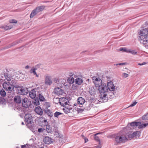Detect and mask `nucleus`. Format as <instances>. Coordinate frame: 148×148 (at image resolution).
<instances>
[{
	"label": "nucleus",
	"instance_id": "obj_1",
	"mask_svg": "<svg viewBox=\"0 0 148 148\" xmlns=\"http://www.w3.org/2000/svg\"><path fill=\"white\" fill-rule=\"evenodd\" d=\"M98 90L100 93V99L103 102H106L108 100L109 95L107 87L106 84H102L98 87Z\"/></svg>",
	"mask_w": 148,
	"mask_h": 148
},
{
	"label": "nucleus",
	"instance_id": "obj_2",
	"mask_svg": "<svg viewBox=\"0 0 148 148\" xmlns=\"http://www.w3.org/2000/svg\"><path fill=\"white\" fill-rule=\"evenodd\" d=\"M127 140L126 135L121 133L117 134L115 137V140L117 143H124Z\"/></svg>",
	"mask_w": 148,
	"mask_h": 148
},
{
	"label": "nucleus",
	"instance_id": "obj_3",
	"mask_svg": "<svg viewBox=\"0 0 148 148\" xmlns=\"http://www.w3.org/2000/svg\"><path fill=\"white\" fill-rule=\"evenodd\" d=\"M3 88L6 91L8 95H10L12 93H13L14 90V87L12 86L10 82H5L3 84Z\"/></svg>",
	"mask_w": 148,
	"mask_h": 148
},
{
	"label": "nucleus",
	"instance_id": "obj_4",
	"mask_svg": "<svg viewBox=\"0 0 148 148\" xmlns=\"http://www.w3.org/2000/svg\"><path fill=\"white\" fill-rule=\"evenodd\" d=\"M45 8L43 6H40L36 8L30 14V18H32L37 14L42 11Z\"/></svg>",
	"mask_w": 148,
	"mask_h": 148
},
{
	"label": "nucleus",
	"instance_id": "obj_5",
	"mask_svg": "<svg viewBox=\"0 0 148 148\" xmlns=\"http://www.w3.org/2000/svg\"><path fill=\"white\" fill-rule=\"evenodd\" d=\"M139 38L140 42L142 43L145 47L148 48V35L141 36Z\"/></svg>",
	"mask_w": 148,
	"mask_h": 148
},
{
	"label": "nucleus",
	"instance_id": "obj_6",
	"mask_svg": "<svg viewBox=\"0 0 148 148\" xmlns=\"http://www.w3.org/2000/svg\"><path fill=\"white\" fill-rule=\"evenodd\" d=\"M92 80L96 87H98L103 84L102 80L99 77H94L92 78Z\"/></svg>",
	"mask_w": 148,
	"mask_h": 148
},
{
	"label": "nucleus",
	"instance_id": "obj_7",
	"mask_svg": "<svg viewBox=\"0 0 148 148\" xmlns=\"http://www.w3.org/2000/svg\"><path fill=\"white\" fill-rule=\"evenodd\" d=\"M18 93L21 95H25L27 94L28 92V90L27 88L23 87H20L18 86L17 88Z\"/></svg>",
	"mask_w": 148,
	"mask_h": 148
},
{
	"label": "nucleus",
	"instance_id": "obj_8",
	"mask_svg": "<svg viewBox=\"0 0 148 148\" xmlns=\"http://www.w3.org/2000/svg\"><path fill=\"white\" fill-rule=\"evenodd\" d=\"M25 122L27 124H31L32 122V117L30 114H26L25 116Z\"/></svg>",
	"mask_w": 148,
	"mask_h": 148
},
{
	"label": "nucleus",
	"instance_id": "obj_9",
	"mask_svg": "<svg viewBox=\"0 0 148 148\" xmlns=\"http://www.w3.org/2000/svg\"><path fill=\"white\" fill-rule=\"evenodd\" d=\"M59 101L60 105L63 106L68 105L69 103L68 99L65 97L60 98L59 99Z\"/></svg>",
	"mask_w": 148,
	"mask_h": 148
},
{
	"label": "nucleus",
	"instance_id": "obj_10",
	"mask_svg": "<svg viewBox=\"0 0 148 148\" xmlns=\"http://www.w3.org/2000/svg\"><path fill=\"white\" fill-rule=\"evenodd\" d=\"M22 104L23 107L27 108L31 104V103L27 98H25L22 101Z\"/></svg>",
	"mask_w": 148,
	"mask_h": 148
},
{
	"label": "nucleus",
	"instance_id": "obj_11",
	"mask_svg": "<svg viewBox=\"0 0 148 148\" xmlns=\"http://www.w3.org/2000/svg\"><path fill=\"white\" fill-rule=\"evenodd\" d=\"M148 28H145L141 30L140 32L139 37L144 36H146L148 35Z\"/></svg>",
	"mask_w": 148,
	"mask_h": 148
},
{
	"label": "nucleus",
	"instance_id": "obj_12",
	"mask_svg": "<svg viewBox=\"0 0 148 148\" xmlns=\"http://www.w3.org/2000/svg\"><path fill=\"white\" fill-rule=\"evenodd\" d=\"M107 88H108L110 91H113L114 90L115 86L113 82L112 81H110L107 83Z\"/></svg>",
	"mask_w": 148,
	"mask_h": 148
},
{
	"label": "nucleus",
	"instance_id": "obj_13",
	"mask_svg": "<svg viewBox=\"0 0 148 148\" xmlns=\"http://www.w3.org/2000/svg\"><path fill=\"white\" fill-rule=\"evenodd\" d=\"M54 92L58 95H61L64 93V91L58 87L56 88L54 90Z\"/></svg>",
	"mask_w": 148,
	"mask_h": 148
},
{
	"label": "nucleus",
	"instance_id": "obj_14",
	"mask_svg": "<svg viewBox=\"0 0 148 148\" xmlns=\"http://www.w3.org/2000/svg\"><path fill=\"white\" fill-rule=\"evenodd\" d=\"M140 132L139 131H136L134 132L132 134H130L129 136V138H131L134 137L137 138V137H139L140 136Z\"/></svg>",
	"mask_w": 148,
	"mask_h": 148
},
{
	"label": "nucleus",
	"instance_id": "obj_15",
	"mask_svg": "<svg viewBox=\"0 0 148 148\" xmlns=\"http://www.w3.org/2000/svg\"><path fill=\"white\" fill-rule=\"evenodd\" d=\"M53 113L49 109H48L47 110V115L48 116L50 117L51 121H54L53 119L52 118L53 116Z\"/></svg>",
	"mask_w": 148,
	"mask_h": 148
},
{
	"label": "nucleus",
	"instance_id": "obj_16",
	"mask_svg": "<svg viewBox=\"0 0 148 148\" xmlns=\"http://www.w3.org/2000/svg\"><path fill=\"white\" fill-rule=\"evenodd\" d=\"M54 135L57 138H61L62 136L61 133L57 129H55L53 130Z\"/></svg>",
	"mask_w": 148,
	"mask_h": 148
},
{
	"label": "nucleus",
	"instance_id": "obj_17",
	"mask_svg": "<svg viewBox=\"0 0 148 148\" xmlns=\"http://www.w3.org/2000/svg\"><path fill=\"white\" fill-rule=\"evenodd\" d=\"M29 94L30 97L32 99L35 98L36 96V91L34 89L32 90Z\"/></svg>",
	"mask_w": 148,
	"mask_h": 148
},
{
	"label": "nucleus",
	"instance_id": "obj_18",
	"mask_svg": "<svg viewBox=\"0 0 148 148\" xmlns=\"http://www.w3.org/2000/svg\"><path fill=\"white\" fill-rule=\"evenodd\" d=\"M34 111L38 114L40 115H42L43 113L42 109L39 106L36 108L34 109Z\"/></svg>",
	"mask_w": 148,
	"mask_h": 148
},
{
	"label": "nucleus",
	"instance_id": "obj_19",
	"mask_svg": "<svg viewBox=\"0 0 148 148\" xmlns=\"http://www.w3.org/2000/svg\"><path fill=\"white\" fill-rule=\"evenodd\" d=\"M72 109V108L71 107V106L68 105L67 106L64 107L63 109V110L65 113L67 114L70 112V110Z\"/></svg>",
	"mask_w": 148,
	"mask_h": 148
},
{
	"label": "nucleus",
	"instance_id": "obj_20",
	"mask_svg": "<svg viewBox=\"0 0 148 148\" xmlns=\"http://www.w3.org/2000/svg\"><path fill=\"white\" fill-rule=\"evenodd\" d=\"M16 80H15L14 79H12V80L10 82L11 84L13 86V87L15 88H18V85H16Z\"/></svg>",
	"mask_w": 148,
	"mask_h": 148
},
{
	"label": "nucleus",
	"instance_id": "obj_21",
	"mask_svg": "<svg viewBox=\"0 0 148 148\" xmlns=\"http://www.w3.org/2000/svg\"><path fill=\"white\" fill-rule=\"evenodd\" d=\"M14 101L15 102L18 103H20L21 101V99L20 97L19 96H16L14 98Z\"/></svg>",
	"mask_w": 148,
	"mask_h": 148
},
{
	"label": "nucleus",
	"instance_id": "obj_22",
	"mask_svg": "<svg viewBox=\"0 0 148 148\" xmlns=\"http://www.w3.org/2000/svg\"><path fill=\"white\" fill-rule=\"evenodd\" d=\"M139 123L138 122H132L130 123V125L134 129L136 128L138 126Z\"/></svg>",
	"mask_w": 148,
	"mask_h": 148
},
{
	"label": "nucleus",
	"instance_id": "obj_23",
	"mask_svg": "<svg viewBox=\"0 0 148 148\" xmlns=\"http://www.w3.org/2000/svg\"><path fill=\"white\" fill-rule=\"evenodd\" d=\"M85 100L82 97H79L78 98L77 100V102L78 104L82 105L85 102Z\"/></svg>",
	"mask_w": 148,
	"mask_h": 148
},
{
	"label": "nucleus",
	"instance_id": "obj_24",
	"mask_svg": "<svg viewBox=\"0 0 148 148\" xmlns=\"http://www.w3.org/2000/svg\"><path fill=\"white\" fill-rule=\"evenodd\" d=\"M12 27V25H4L0 27V28L3 29H4L7 30L10 29Z\"/></svg>",
	"mask_w": 148,
	"mask_h": 148
},
{
	"label": "nucleus",
	"instance_id": "obj_25",
	"mask_svg": "<svg viewBox=\"0 0 148 148\" xmlns=\"http://www.w3.org/2000/svg\"><path fill=\"white\" fill-rule=\"evenodd\" d=\"M83 80L80 78H77L76 79L75 81V83L79 85H81L83 83Z\"/></svg>",
	"mask_w": 148,
	"mask_h": 148
},
{
	"label": "nucleus",
	"instance_id": "obj_26",
	"mask_svg": "<svg viewBox=\"0 0 148 148\" xmlns=\"http://www.w3.org/2000/svg\"><path fill=\"white\" fill-rule=\"evenodd\" d=\"M139 123L138 125V127L139 129L143 128L145 127L148 125V123L146 124H142L140 122H138Z\"/></svg>",
	"mask_w": 148,
	"mask_h": 148
},
{
	"label": "nucleus",
	"instance_id": "obj_27",
	"mask_svg": "<svg viewBox=\"0 0 148 148\" xmlns=\"http://www.w3.org/2000/svg\"><path fill=\"white\" fill-rule=\"evenodd\" d=\"M4 75L6 79L9 82H10L12 80V79H13V78L10 76L9 74L7 73H5Z\"/></svg>",
	"mask_w": 148,
	"mask_h": 148
},
{
	"label": "nucleus",
	"instance_id": "obj_28",
	"mask_svg": "<svg viewBox=\"0 0 148 148\" xmlns=\"http://www.w3.org/2000/svg\"><path fill=\"white\" fill-rule=\"evenodd\" d=\"M54 141L53 139L51 138H49L47 136V144H49L52 143Z\"/></svg>",
	"mask_w": 148,
	"mask_h": 148
},
{
	"label": "nucleus",
	"instance_id": "obj_29",
	"mask_svg": "<svg viewBox=\"0 0 148 148\" xmlns=\"http://www.w3.org/2000/svg\"><path fill=\"white\" fill-rule=\"evenodd\" d=\"M0 95L1 96L4 97L6 95V93L5 90L3 89H2L0 91Z\"/></svg>",
	"mask_w": 148,
	"mask_h": 148
},
{
	"label": "nucleus",
	"instance_id": "obj_30",
	"mask_svg": "<svg viewBox=\"0 0 148 148\" xmlns=\"http://www.w3.org/2000/svg\"><path fill=\"white\" fill-rule=\"evenodd\" d=\"M32 103L35 106H37L39 104V100L38 99H35L32 101Z\"/></svg>",
	"mask_w": 148,
	"mask_h": 148
},
{
	"label": "nucleus",
	"instance_id": "obj_31",
	"mask_svg": "<svg viewBox=\"0 0 148 148\" xmlns=\"http://www.w3.org/2000/svg\"><path fill=\"white\" fill-rule=\"evenodd\" d=\"M68 80L69 83L71 84L73 83L74 81V79L73 77H70L68 78Z\"/></svg>",
	"mask_w": 148,
	"mask_h": 148
},
{
	"label": "nucleus",
	"instance_id": "obj_32",
	"mask_svg": "<svg viewBox=\"0 0 148 148\" xmlns=\"http://www.w3.org/2000/svg\"><path fill=\"white\" fill-rule=\"evenodd\" d=\"M52 84L50 77L47 76V84L50 85Z\"/></svg>",
	"mask_w": 148,
	"mask_h": 148
},
{
	"label": "nucleus",
	"instance_id": "obj_33",
	"mask_svg": "<svg viewBox=\"0 0 148 148\" xmlns=\"http://www.w3.org/2000/svg\"><path fill=\"white\" fill-rule=\"evenodd\" d=\"M128 53H130L133 55H135L137 54V52L135 50L129 49Z\"/></svg>",
	"mask_w": 148,
	"mask_h": 148
},
{
	"label": "nucleus",
	"instance_id": "obj_34",
	"mask_svg": "<svg viewBox=\"0 0 148 148\" xmlns=\"http://www.w3.org/2000/svg\"><path fill=\"white\" fill-rule=\"evenodd\" d=\"M101 134V133H96L94 135V138L95 140L99 141H99H100L99 139V137L98 136H96L98 134Z\"/></svg>",
	"mask_w": 148,
	"mask_h": 148
},
{
	"label": "nucleus",
	"instance_id": "obj_35",
	"mask_svg": "<svg viewBox=\"0 0 148 148\" xmlns=\"http://www.w3.org/2000/svg\"><path fill=\"white\" fill-rule=\"evenodd\" d=\"M53 132L52 130V128L50 125H47V132L51 133Z\"/></svg>",
	"mask_w": 148,
	"mask_h": 148
},
{
	"label": "nucleus",
	"instance_id": "obj_36",
	"mask_svg": "<svg viewBox=\"0 0 148 148\" xmlns=\"http://www.w3.org/2000/svg\"><path fill=\"white\" fill-rule=\"evenodd\" d=\"M39 99L41 101H43L45 100V99L44 97L41 94H39L38 95Z\"/></svg>",
	"mask_w": 148,
	"mask_h": 148
},
{
	"label": "nucleus",
	"instance_id": "obj_37",
	"mask_svg": "<svg viewBox=\"0 0 148 148\" xmlns=\"http://www.w3.org/2000/svg\"><path fill=\"white\" fill-rule=\"evenodd\" d=\"M46 131V130L42 128H40L38 129V131L39 133L42 132L45 133Z\"/></svg>",
	"mask_w": 148,
	"mask_h": 148
},
{
	"label": "nucleus",
	"instance_id": "obj_38",
	"mask_svg": "<svg viewBox=\"0 0 148 148\" xmlns=\"http://www.w3.org/2000/svg\"><path fill=\"white\" fill-rule=\"evenodd\" d=\"M62 114V113L58 112H56L54 114V116L55 117H56L58 118L59 116L60 115H61Z\"/></svg>",
	"mask_w": 148,
	"mask_h": 148
},
{
	"label": "nucleus",
	"instance_id": "obj_39",
	"mask_svg": "<svg viewBox=\"0 0 148 148\" xmlns=\"http://www.w3.org/2000/svg\"><path fill=\"white\" fill-rule=\"evenodd\" d=\"M119 49L120 51L123 52H126L128 53L129 49H127L126 48H120Z\"/></svg>",
	"mask_w": 148,
	"mask_h": 148
},
{
	"label": "nucleus",
	"instance_id": "obj_40",
	"mask_svg": "<svg viewBox=\"0 0 148 148\" xmlns=\"http://www.w3.org/2000/svg\"><path fill=\"white\" fill-rule=\"evenodd\" d=\"M89 92L91 95H93L95 92V89L94 88H92V89L91 90H90L89 91Z\"/></svg>",
	"mask_w": 148,
	"mask_h": 148
},
{
	"label": "nucleus",
	"instance_id": "obj_41",
	"mask_svg": "<svg viewBox=\"0 0 148 148\" xmlns=\"http://www.w3.org/2000/svg\"><path fill=\"white\" fill-rule=\"evenodd\" d=\"M142 119L144 120H148V113L144 116H143L142 117Z\"/></svg>",
	"mask_w": 148,
	"mask_h": 148
},
{
	"label": "nucleus",
	"instance_id": "obj_42",
	"mask_svg": "<svg viewBox=\"0 0 148 148\" xmlns=\"http://www.w3.org/2000/svg\"><path fill=\"white\" fill-rule=\"evenodd\" d=\"M102 146V145L101 144V142L100 141H99V145H98L95 146L91 148H101Z\"/></svg>",
	"mask_w": 148,
	"mask_h": 148
},
{
	"label": "nucleus",
	"instance_id": "obj_43",
	"mask_svg": "<svg viewBox=\"0 0 148 148\" xmlns=\"http://www.w3.org/2000/svg\"><path fill=\"white\" fill-rule=\"evenodd\" d=\"M9 22L10 23H16L17 22V21L15 20L14 19L9 21Z\"/></svg>",
	"mask_w": 148,
	"mask_h": 148
},
{
	"label": "nucleus",
	"instance_id": "obj_44",
	"mask_svg": "<svg viewBox=\"0 0 148 148\" xmlns=\"http://www.w3.org/2000/svg\"><path fill=\"white\" fill-rule=\"evenodd\" d=\"M128 75L126 73H124L123 74V77L124 78H125L128 77Z\"/></svg>",
	"mask_w": 148,
	"mask_h": 148
},
{
	"label": "nucleus",
	"instance_id": "obj_45",
	"mask_svg": "<svg viewBox=\"0 0 148 148\" xmlns=\"http://www.w3.org/2000/svg\"><path fill=\"white\" fill-rule=\"evenodd\" d=\"M36 68H34L32 69L30 71V72L31 73H33L35 71H36Z\"/></svg>",
	"mask_w": 148,
	"mask_h": 148
},
{
	"label": "nucleus",
	"instance_id": "obj_46",
	"mask_svg": "<svg viewBox=\"0 0 148 148\" xmlns=\"http://www.w3.org/2000/svg\"><path fill=\"white\" fill-rule=\"evenodd\" d=\"M4 101V99H2V98H0V104L3 103Z\"/></svg>",
	"mask_w": 148,
	"mask_h": 148
},
{
	"label": "nucleus",
	"instance_id": "obj_47",
	"mask_svg": "<svg viewBox=\"0 0 148 148\" xmlns=\"http://www.w3.org/2000/svg\"><path fill=\"white\" fill-rule=\"evenodd\" d=\"M137 103V102L136 101H135L130 106H133L135 105L136 103Z\"/></svg>",
	"mask_w": 148,
	"mask_h": 148
},
{
	"label": "nucleus",
	"instance_id": "obj_48",
	"mask_svg": "<svg viewBox=\"0 0 148 148\" xmlns=\"http://www.w3.org/2000/svg\"><path fill=\"white\" fill-rule=\"evenodd\" d=\"M126 64V63H121L119 64H115L116 65H125Z\"/></svg>",
	"mask_w": 148,
	"mask_h": 148
},
{
	"label": "nucleus",
	"instance_id": "obj_49",
	"mask_svg": "<svg viewBox=\"0 0 148 148\" xmlns=\"http://www.w3.org/2000/svg\"><path fill=\"white\" fill-rule=\"evenodd\" d=\"M50 104L49 102H47V108H48L49 107H50Z\"/></svg>",
	"mask_w": 148,
	"mask_h": 148
},
{
	"label": "nucleus",
	"instance_id": "obj_50",
	"mask_svg": "<svg viewBox=\"0 0 148 148\" xmlns=\"http://www.w3.org/2000/svg\"><path fill=\"white\" fill-rule=\"evenodd\" d=\"M84 140H85V143H86L88 141V139L87 138H86V137L84 138Z\"/></svg>",
	"mask_w": 148,
	"mask_h": 148
},
{
	"label": "nucleus",
	"instance_id": "obj_51",
	"mask_svg": "<svg viewBox=\"0 0 148 148\" xmlns=\"http://www.w3.org/2000/svg\"><path fill=\"white\" fill-rule=\"evenodd\" d=\"M33 73L34 74V75H35L36 77H38V75L36 74V73L35 71L34 72V73Z\"/></svg>",
	"mask_w": 148,
	"mask_h": 148
},
{
	"label": "nucleus",
	"instance_id": "obj_52",
	"mask_svg": "<svg viewBox=\"0 0 148 148\" xmlns=\"http://www.w3.org/2000/svg\"><path fill=\"white\" fill-rule=\"evenodd\" d=\"M46 137H45V138H44L43 140V142L45 143L46 144Z\"/></svg>",
	"mask_w": 148,
	"mask_h": 148
},
{
	"label": "nucleus",
	"instance_id": "obj_53",
	"mask_svg": "<svg viewBox=\"0 0 148 148\" xmlns=\"http://www.w3.org/2000/svg\"><path fill=\"white\" fill-rule=\"evenodd\" d=\"M22 148H27L26 147V145H22L21 146Z\"/></svg>",
	"mask_w": 148,
	"mask_h": 148
},
{
	"label": "nucleus",
	"instance_id": "obj_54",
	"mask_svg": "<svg viewBox=\"0 0 148 148\" xmlns=\"http://www.w3.org/2000/svg\"><path fill=\"white\" fill-rule=\"evenodd\" d=\"M145 64V62H144L143 63H142V64H138L140 65H143L144 64Z\"/></svg>",
	"mask_w": 148,
	"mask_h": 148
},
{
	"label": "nucleus",
	"instance_id": "obj_55",
	"mask_svg": "<svg viewBox=\"0 0 148 148\" xmlns=\"http://www.w3.org/2000/svg\"><path fill=\"white\" fill-rule=\"evenodd\" d=\"M81 136L83 139L85 138L84 135L83 134H82Z\"/></svg>",
	"mask_w": 148,
	"mask_h": 148
},
{
	"label": "nucleus",
	"instance_id": "obj_56",
	"mask_svg": "<svg viewBox=\"0 0 148 148\" xmlns=\"http://www.w3.org/2000/svg\"><path fill=\"white\" fill-rule=\"evenodd\" d=\"M29 66H28V65H27V66H25V68L26 69L29 68Z\"/></svg>",
	"mask_w": 148,
	"mask_h": 148
},
{
	"label": "nucleus",
	"instance_id": "obj_57",
	"mask_svg": "<svg viewBox=\"0 0 148 148\" xmlns=\"http://www.w3.org/2000/svg\"><path fill=\"white\" fill-rule=\"evenodd\" d=\"M45 83L46 84V77H45Z\"/></svg>",
	"mask_w": 148,
	"mask_h": 148
},
{
	"label": "nucleus",
	"instance_id": "obj_58",
	"mask_svg": "<svg viewBox=\"0 0 148 148\" xmlns=\"http://www.w3.org/2000/svg\"><path fill=\"white\" fill-rule=\"evenodd\" d=\"M111 95H110L111 96V95H113V92H111Z\"/></svg>",
	"mask_w": 148,
	"mask_h": 148
},
{
	"label": "nucleus",
	"instance_id": "obj_59",
	"mask_svg": "<svg viewBox=\"0 0 148 148\" xmlns=\"http://www.w3.org/2000/svg\"><path fill=\"white\" fill-rule=\"evenodd\" d=\"M21 124L22 125H24V123L23 122H22V123H21Z\"/></svg>",
	"mask_w": 148,
	"mask_h": 148
},
{
	"label": "nucleus",
	"instance_id": "obj_60",
	"mask_svg": "<svg viewBox=\"0 0 148 148\" xmlns=\"http://www.w3.org/2000/svg\"><path fill=\"white\" fill-rule=\"evenodd\" d=\"M126 128L127 129L128 128V125H127L126 127Z\"/></svg>",
	"mask_w": 148,
	"mask_h": 148
},
{
	"label": "nucleus",
	"instance_id": "obj_61",
	"mask_svg": "<svg viewBox=\"0 0 148 148\" xmlns=\"http://www.w3.org/2000/svg\"><path fill=\"white\" fill-rule=\"evenodd\" d=\"M44 121L45 122H46V120H44Z\"/></svg>",
	"mask_w": 148,
	"mask_h": 148
},
{
	"label": "nucleus",
	"instance_id": "obj_62",
	"mask_svg": "<svg viewBox=\"0 0 148 148\" xmlns=\"http://www.w3.org/2000/svg\"><path fill=\"white\" fill-rule=\"evenodd\" d=\"M16 44V43H15L14 44H13L12 45H15V44Z\"/></svg>",
	"mask_w": 148,
	"mask_h": 148
},
{
	"label": "nucleus",
	"instance_id": "obj_63",
	"mask_svg": "<svg viewBox=\"0 0 148 148\" xmlns=\"http://www.w3.org/2000/svg\"><path fill=\"white\" fill-rule=\"evenodd\" d=\"M2 19V18H0V19Z\"/></svg>",
	"mask_w": 148,
	"mask_h": 148
}]
</instances>
